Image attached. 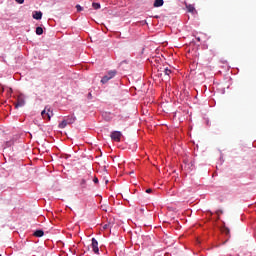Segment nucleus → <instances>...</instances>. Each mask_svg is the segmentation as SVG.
Listing matches in <instances>:
<instances>
[{"instance_id": "1", "label": "nucleus", "mask_w": 256, "mask_h": 256, "mask_svg": "<svg viewBox=\"0 0 256 256\" xmlns=\"http://www.w3.org/2000/svg\"><path fill=\"white\" fill-rule=\"evenodd\" d=\"M117 76V70H109L101 79L102 85H105L111 81V79H115Z\"/></svg>"}, {"instance_id": "2", "label": "nucleus", "mask_w": 256, "mask_h": 256, "mask_svg": "<svg viewBox=\"0 0 256 256\" xmlns=\"http://www.w3.org/2000/svg\"><path fill=\"white\" fill-rule=\"evenodd\" d=\"M16 101L15 109H19V107H25V94H19Z\"/></svg>"}, {"instance_id": "3", "label": "nucleus", "mask_w": 256, "mask_h": 256, "mask_svg": "<svg viewBox=\"0 0 256 256\" xmlns=\"http://www.w3.org/2000/svg\"><path fill=\"white\" fill-rule=\"evenodd\" d=\"M110 137L112 141L119 143V141H121V137H123V133L121 131L115 130L111 132Z\"/></svg>"}, {"instance_id": "4", "label": "nucleus", "mask_w": 256, "mask_h": 256, "mask_svg": "<svg viewBox=\"0 0 256 256\" xmlns=\"http://www.w3.org/2000/svg\"><path fill=\"white\" fill-rule=\"evenodd\" d=\"M91 241H92L91 247H92L93 253H95V255H99V242L95 238H92Z\"/></svg>"}, {"instance_id": "5", "label": "nucleus", "mask_w": 256, "mask_h": 256, "mask_svg": "<svg viewBox=\"0 0 256 256\" xmlns=\"http://www.w3.org/2000/svg\"><path fill=\"white\" fill-rule=\"evenodd\" d=\"M215 214L217 217L213 218V212L211 210L208 211V215L211 219H214V221H219V215H223V210H216Z\"/></svg>"}, {"instance_id": "6", "label": "nucleus", "mask_w": 256, "mask_h": 256, "mask_svg": "<svg viewBox=\"0 0 256 256\" xmlns=\"http://www.w3.org/2000/svg\"><path fill=\"white\" fill-rule=\"evenodd\" d=\"M41 115H42L43 119H47L48 121H50V120H51V115H53V112H51V111H49V110H48V112H47V110L44 109V110L41 112Z\"/></svg>"}, {"instance_id": "7", "label": "nucleus", "mask_w": 256, "mask_h": 256, "mask_svg": "<svg viewBox=\"0 0 256 256\" xmlns=\"http://www.w3.org/2000/svg\"><path fill=\"white\" fill-rule=\"evenodd\" d=\"M33 19L39 21L43 17V13L41 11H34L32 15Z\"/></svg>"}, {"instance_id": "8", "label": "nucleus", "mask_w": 256, "mask_h": 256, "mask_svg": "<svg viewBox=\"0 0 256 256\" xmlns=\"http://www.w3.org/2000/svg\"><path fill=\"white\" fill-rule=\"evenodd\" d=\"M75 121H77V117L71 115V116H68L66 118V122L68 123V125H73V123H75Z\"/></svg>"}, {"instance_id": "9", "label": "nucleus", "mask_w": 256, "mask_h": 256, "mask_svg": "<svg viewBox=\"0 0 256 256\" xmlns=\"http://www.w3.org/2000/svg\"><path fill=\"white\" fill-rule=\"evenodd\" d=\"M186 9H187L188 13H197V10H195V6H193L191 4H186Z\"/></svg>"}, {"instance_id": "10", "label": "nucleus", "mask_w": 256, "mask_h": 256, "mask_svg": "<svg viewBox=\"0 0 256 256\" xmlns=\"http://www.w3.org/2000/svg\"><path fill=\"white\" fill-rule=\"evenodd\" d=\"M43 235H45L43 229H37L34 231V237H43Z\"/></svg>"}, {"instance_id": "11", "label": "nucleus", "mask_w": 256, "mask_h": 256, "mask_svg": "<svg viewBox=\"0 0 256 256\" xmlns=\"http://www.w3.org/2000/svg\"><path fill=\"white\" fill-rule=\"evenodd\" d=\"M221 231L225 233V235H229L230 230L227 226H225V222H223V226L221 228Z\"/></svg>"}, {"instance_id": "12", "label": "nucleus", "mask_w": 256, "mask_h": 256, "mask_svg": "<svg viewBox=\"0 0 256 256\" xmlns=\"http://www.w3.org/2000/svg\"><path fill=\"white\" fill-rule=\"evenodd\" d=\"M67 125H69V124H68L67 120L65 119V120H63V121L59 124V129H65V128L67 127Z\"/></svg>"}, {"instance_id": "13", "label": "nucleus", "mask_w": 256, "mask_h": 256, "mask_svg": "<svg viewBox=\"0 0 256 256\" xmlns=\"http://www.w3.org/2000/svg\"><path fill=\"white\" fill-rule=\"evenodd\" d=\"M163 0H155L154 7H163Z\"/></svg>"}, {"instance_id": "14", "label": "nucleus", "mask_w": 256, "mask_h": 256, "mask_svg": "<svg viewBox=\"0 0 256 256\" xmlns=\"http://www.w3.org/2000/svg\"><path fill=\"white\" fill-rule=\"evenodd\" d=\"M80 186L82 189H87V180L85 178L80 181Z\"/></svg>"}, {"instance_id": "15", "label": "nucleus", "mask_w": 256, "mask_h": 256, "mask_svg": "<svg viewBox=\"0 0 256 256\" xmlns=\"http://www.w3.org/2000/svg\"><path fill=\"white\" fill-rule=\"evenodd\" d=\"M92 7H93V9H101V4L100 3H96V2H93L92 3Z\"/></svg>"}, {"instance_id": "16", "label": "nucleus", "mask_w": 256, "mask_h": 256, "mask_svg": "<svg viewBox=\"0 0 256 256\" xmlns=\"http://www.w3.org/2000/svg\"><path fill=\"white\" fill-rule=\"evenodd\" d=\"M194 37H195V39H196V41H197L198 43H201V41H202V39H203V36H199V34H196V35H194Z\"/></svg>"}, {"instance_id": "17", "label": "nucleus", "mask_w": 256, "mask_h": 256, "mask_svg": "<svg viewBox=\"0 0 256 256\" xmlns=\"http://www.w3.org/2000/svg\"><path fill=\"white\" fill-rule=\"evenodd\" d=\"M164 74L166 75V77H169V75H171V69L165 68L164 69Z\"/></svg>"}, {"instance_id": "18", "label": "nucleus", "mask_w": 256, "mask_h": 256, "mask_svg": "<svg viewBox=\"0 0 256 256\" xmlns=\"http://www.w3.org/2000/svg\"><path fill=\"white\" fill-rule=\"evenodd\" d=\"M76 9L78 12H81L83 10V7H81V5H79V4H77Z\"/></svg>"}, {"instance_id": "19", "label": "nucleus", "mask_w": 256, "mask_h": 256, "mask_svg": "<svg viewBox=\"0 0 256 256\" xmlns=\"http://www.w3.org/2000/svg\"><path fill=\"white\" fill-rule=\"evenodd\" d=\"M36 33H43V28L42 27H37L36 28Z\"/></svg>"}, {"instance_id": "20", "label": "nucleus", "mask_w": 256, "mask_h": 256, "mask_svg": "<svg viewBox=\"0 0 256 256\" xmlns=\"http://www.w3.org/2000/svg\"><path fill=\"white\" fill-rule=\"evenodd\" d=\"M225 163V160L223 159V154L220 155V164L223 165Z\"/></svg>"}, {"instance_id": "21", "label": "nucleus", "mask_w": 256, "mask_h": 256, "mask_svg": "<svg viewBox=\"0 0 256 256\" xmlns=\"http://www.w3.org/2000/svg\"><path fill=\"white\" fill-rule=\"evenodd\" d=\"M16 3H19V5H23L25 3V0H15Z\"/></svg>"}, {"instance_id": "22", "label": "nucleus", "mask_w": 256, "mask_h": 256, "mask_svg": "<svg viewBox=\"0 0 256 256\" xmlns=\"http://www.w3.org/2000/svg\"><path fill=\"white\" fill-rule=\"evenodd\" d=\"M93 183H95V184L97 185V183H99V178L95 177V178L93 179Z\"/></svg>"}, {"instance_id": "23", "label": "nucleus", "mask_w": 256, "mask_h": 256, "mask_svg": "<svg viewBox=\"0 0 256 256\" xmlns=\"http://www.w3.org/2000/svg\"><path fill=\"white\" fill-rule=\"evenodd\" d=\"M146 193H148V194L153 193V189H151V188L146 189Z\"/></svg>"}, {"instance_id": "24", "label": "nucleus", "mask_w": 256, "mask_h": 256, "mask_svg": "<svg viewBox=\"0 0 256 256\" xmlns=\"http://www.w3.org/2000/svg\"><path fill=\"white\" fill-rule=\"evenodd\" d=\"M103 229H109V224H105V225L103 226Z\"/></svg>"}, {"instance_id": "25", "label": "nucleus", "mask_w": 256, "mask_h": 256, "mask_svg": "<svg viewBox=\"0 0 256 256\" xmlns=\"http://www.w3.org/2000/svg\"><path fill=\"white\" fill-rule=\"evenodd\" d=\"M9 91H10V93H13V89L10 88Z\"/></svg>"}, {"instance_id": "26", "label": "nucleus", "mask_w": 256, "mask_h": 256, "mask_svg": "<svg viewBox=\"0 0 256 256\" xmlns=\"http://www.w3.org/2000/svg\"><path fill=\"white\" fill-rule=\"evenodd\" d=\"M200 35H201L202 37H205V34H203V33H202V34H200Z\"/></svg>"}, {"instance_id": "27", "label": "nucleus", "mask_w": 256, "mask_h": 256, "mask_svg": "<svg viewBox=\"0 0 256 256\" xmlns=\"http://www.w3.org/2000/svg\"><path fill=\"white\" fill-rule=\"evenodd\" d=\"M122 63H127V60L122 61Z\"/></svg>"}, {"instance_id": "28", "label": "nucleus", "mask_w": 256, "mask_h": 256, "mask_svg": "<svg viewBox=\"0 0 256 256\" xmlns=\"http://www.w3.org/2000/svg\"><path fill=\"white\" fill-rule=\"evenodd\" d=\"M37 35H42L41 33H38Z\"/></svg>"}, {"instance_id": "29", "label": "nucleus", "mask_w": 256, "mask_h": 256, "mask_svg": "<svg viewBox=\"0 0 256 256\" xmlns=\"http://www.w3.org/2000/svg\"><path fill=\"white\" fill-rule=\"evenodd\" d=\"M0 256H2V255L0 254Z\"/></svg>"}]
</instances>
